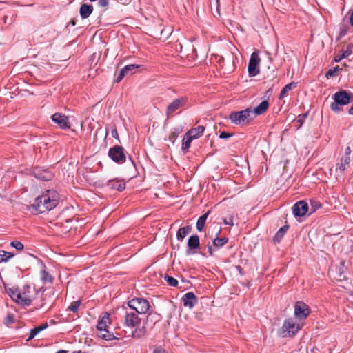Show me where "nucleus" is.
<instances>
[{
    "instance_id": "1",
    "label": "nucleus",
    "mask_w": 353,
    "mask_h": 353,
    "mask_svg": "<svg viewBox=\"0 0 353 353\" xmlns=\"http://www.w3.org/2000/svg\"><path fill=\"white\" fill-rule=\"evenodd\" d=\"M59 195L57 191L48 190L37 196L32 206L37 213H43L54 208L59 203Z\"/></svg>"
},
{
    "instance_id": "2",
    "label": "nucleus",
    "mask_w": 353,
    "mask_h": 353,
    "mask_svg": "<svg viewBox=\"0 0 353 353\" xmlns=\"http://www.w3.org/2000/svg\"><path fill=\"white\" fill-rule=\"evenodd\" d=\"M35 293V289L28 285H26L23 290L10 288L8 290V294L11 299L22 306L30 305L32 303L33 295Z\"/></svg>"
},
{
    "instance_id": "3",
    "label": "nucleus",
    "mask_w": 353,
    "mask_h": 353,
    "mask_svg": "<svg viewBox=\"0 0 353 353\" xmlns=\"http://www.w3.org/2000/svg\"><path fill=\"white\" fill-rule=\"evenodd\" d=\"M231 123L237 125H245L250 123L253 119L252 110L247 108L241 111L232 112L229 115Z\"/></svg>"
},
{
    "instance_id": "4",
    "label": "nucleus",
    "mask_w": 353,
    "mask_h": 353,
    "mask_svg": "<svg viewBox=\"0 0 353 353\" xmlns=\"http://www.w3.org/2000/svg\"><path fill=\"white\" fill-rule=\"evenodd\" d=\"M332 99L334 102L331 103L330 108L334 112H339L341 110L340 106L345 105L353 101V94L345 90H340L334 94Z\"/></svg>"
},
{
    "instance_id": "5",
    "label": "nucleus",
    "mask_w": 353,
    "mask_h": 353,
    "mask_svg": "<svg viewBox=\"0 0 353 353\" xmlns=\"http://www.w3.org/2000/svg\"><path fill=\"white\" fill-rule=\"evenodd\" d=\"M303 327V323L293 318L286 319L279 331L282 337H290L295 335Z\"/></svg>"
},
{
    "instance_id": "6",
    "label": "nucleus",
    "mask_w": 353,
    "mask_h": 353,
    "mask_svg": "<svg viewBox=\"0 0 353 353\" xmlns=\"http://www.w3.org/2000/svg\"><path fill=\"white\" fill-rule=\"evenodd\" d=\"M110 324V316L108 313H105L103 316L99 320L97 325V336L104 340L111 341L117 339L114 334L110 332L107 327Z\"/></svg>"
},
{
    "instance_id": "7",
    "label": "nucleus",
    "mask_w": 353,
    "mask_h": 353,
    "mask_svg": "<svg viewBox=\"0 0 353 353\" xmlns=\"http://www.w3.org/2000/svg\"><path fill=\"white\" fill-rule=\"evenodd\" d=\"M128 305L130 309L139 314H145L150 308V303L148 300L143 298H134L129 301Z\"/></svg>"
},
{
    "instance_id": "8",
    "label": "nucleus",
    "mask_w": 353,
    "mask_h": 353,
    "mask_svg": "<svg viewBox=\"0 0 353 353\" xmlns=\"http://www.w3.org/2000/svg\"><path fill=\"white\" fill-rule=\"evenodd\" d=\"M261 59L259 55V51H254L252 53L248 63V74L250 77H255L259 74V64Z\"/></svg>"
},
{
    "instance_id": "9",
    "label": "nucleus",
    "mask_w": 353,
    "mask_h": 353,
    "mask_svg": "<svg viewBox=\"0 0 353 353\" xmlns=\"http://www.w3.org/2000/svg\"><path fill=\"white\" fill-rule=\"evenodd\" d=\"M108 156L113 161L119 164L125 163L126 160L124 149L119 145H115L110 148Z\"/></svg>"
},
{
    "instance_id": "10",
    "label": "nucleus",
    "mask_w": 353,
    "mask_h": 353,
    "mask_svg": "<svg viewBox=\"0 0 353 353\" xmlns=\"http://www.w3.org/2000/svg\"><path fill=\"white\" fill-rule=\"evenodd\" d=\"M310 314V307L303 302L298 301L294 305V317L301 322L307 319Z\"/></svg>"
},
{
    "instance_id": "11",
    "label": "nucleus",
    "mask_w": 353,
    "mask_h": 353,
    "mask_svg": "<svg viewBox=\"0 0 353 353\" xmlns=\"http://www.w3.org/2000/svg\"><path fill=\"white\" fill-rule=\"evenodd\" d=\"M139 314L130 310L126 311L124 316V325L128 327H135L140 325L141 319Z\"/></svg>"
},
{
    "instance_id": "12",
    "label": "nucleus",
    "mask_w": 353,
    "mask_h": 353,
    "mask_svg": "<svg viewBox=\"0 0 353 353\" xmlns=\"http://www.w3.org/2000/svg\"><path fill=\"white\" fill-rule=\"evenodd\" d=\"M188 101V99L185 97L174 99L170 103H169L166 108V114L168 117L171 116L174 112L183 107Z\"/></svg>"
},
{
    "instance_id": "13",
    "label": "nucleus",
    "mask_w": 353,
    "mask_h": 353,
    "mask_svg": "<svg viewBox=\"0 0 353 353\" xmlns=\"http://www.w3.org/2000/svg\"><path fill=\"white\" fill-rule=\"evenodd\" d=\"M52 120L61 129H69L70 128L69 119L65 114L56 112L52 115Z\"/></svg>"
},
{
    "instance_id": "14",
    "label": "nucleus",
    "mask_w": 353,
    "mask_h": 353,
    "mask_svg": "<svg viewBox=\"0 0 353 353\" xmlns=\"http://www.w3.org/2000/svg\"><path fill=\"white\" fill-rule=\"evenodd\" d=\"M308 211V205L304 201L296 203L293 206V214L295 216H303Z\"/></svg>"
},
{
    "instance_id": "15",
    "label": "nucleus",
    "mask_w": 353,
    "mask_h": 353,
    "mask_svg": "<svg viewBox=\"0 0 353 353\" xmlns=\"http://www.w3.org/2000/svg\"><path fill=\"white\" fill-rule=\"evenodd\" d=\"M182 301L185 307L192 308L197 302V299L193 292H187L182 297Z\"/></svg>"
},
{
    "instance_id": "16",
    "label": "nucleus",
    "mask_w": 353,
    "mask_h": 353,
    "mask_svg": "<svg viewBox=\"0 0 353 353\" xmlns=\"http://www.w3.org/2000/svg\"><path fill=\"white\" fill-rule=\"evenodd\" d=\"M350 163V157L348 156H343L341 157L340 161L336 164V171H339L340 172H343L347 169V167L349 165Z\"/></svg>"
},
{
    "instance_id": "17",
    "label": "nucleus",
    "mask_w": 353,
    "mask_h": 353,
    "mask_svg": "<svg viewBox=\"0 0 353 353\" xmlns=\"http://www.w3.org/2000/svg\"><path fill=\"white\" fill-rule=\"evenodd\" d=\"M269 103L267 100H264L260 103L259 105L255 107L252 110V117L254 115H260L264 113L268 108Z\"/></svg>"
},
{
    "instance_id": "18",
    "label": "nucleus",
    "mask_w": 353,
    "mask_h": 353,
    "mask_svg": "<svg viewBox=\"0 0 353 353\" xmlns=\"http://www.w3.org/2000/svg\"><path fill=\"white\" fill-rule=\"evenodd\" d=\"M204 130H205L204 126L199 125L196 128L190 129L186 133L188 134V136H190L192 139H198L200 137H201L203 134Z\"/></svg>"
},
{
    "instance_id": "19",
    "label": "nucleus",
    "mask_w": 353,
    "mask_h": 353,
    "mask_svg": "<svg viewBox=\"0 0 353 353\" xmlns=\"http://www.w3.org/2000/svg\"><path fill=\"white\" fill-rule=\"evenodd\" d=\"M93 6L88 4H82L80 7L79 13L82 19H87L92 14Z\"/></svg>"
},
{
    "instance_id": "20",
    "label": "nucleus",
    "mask_w": 353,
    "mask_h": 353,
    "mask_svg": "<svg viewBox=\"0 0 353 353\" xmlns=\"http://www.w3.org/2000/svg\"><path fill=\"white\" fill-rule=\"evenodd\" d=\"M34 176L39 179L43 181L50 180L52 177V174L47 170H41L37 169L34 172Z\"/></svg>"
},
{
    "instance_id": "21",
    "label": "nucleus",
    "mask_w": 353,
    "mask_h": 353,
    "mask_svg": "<svg viewBox=\"0 0 353 353\" xmlns=\"http://www.w3.org/2000/svg\"><path fill=\"white\" fill-rule=\"evenodd\" d=\"M188 246L190 250H195L199 247V238L197 235L190 236L188 240Z\"/></svg>"
},
{
    "instance_id": "22",
    "label": "nucleus",
    "mask_w": 353,
    "mask_h": 353,
    "mask_svg": "<svg viewBox=\"0 0 353 353\" xmlns=\"http://www.w3.org/2000/svg\"><path fill=\"white\" fill-rule=\"evenodd\" d=\"M209 213L210 212L208 211L198 219L196 222V229L198 231L201 232L203 230Z\"/></svg>"
},
{
    "instance_id": "23",
    "label": "nucleus",
    "mask_w": 353,
    "mask_h": 353,
    "mask_svg": "<svg viewBox=\"0 0 353 353\" xmlns=\"http://www.w3.org/2000/svg\"><path fill=\"white\" fill-rule=\"evenodd\" d=\"M352 47L351 46H348L345 50L341 51V52L340 54L335 56L334 61L336 62H339L343 59L350 55L352 53Z\"/></svg>"
},
{
    "instance_id": "24",
    "label": "nucleus",
    "mask_w": 353,
    "mask_h": 353,
    "mask_svg": "<svg viewBox=\"0 0 353 353\" xmlns=\"http://www.w3.org/2000/svg\"><path fill=\"white\" fill-rule=\"evenodd\" d=\"M193 139H192L191 137L188 136L187 133H185L183 139L181 147V149L184 153L188 152L189 148L190 147L191 142Z\"/></svg>"
},
{
    "instance_id": "25",
    "label": "nucleus",
    "mask_w": 353,
    "mask_h": 353,
    "mask_svg": "<svg viewBox=\"0 0 353 353\" xmlns=\"http://www.w3.org/2000/svg\"><path fill=\"white\" fill-rule=\"evenodd\" d=\"M191 231V227L190 225L181 228L177 233H176V237L178 240H182L183 239L188 233H190Z\"/></svg>"
},
{
    "instance_id": "26",
    "label": "nucleus",
    "mask_w": 353,
    "mask_h": 353,
    "mask_svg": "<svg viewBox=\"0 0 353 353\" xmlns=\"http://www.w3.org/2000/svg\"><path fill=\"white\" fill-rule=\"evenodd\" d=\"M14 256V254L10 252L0 250V263H6Z\"/></svg>"
},
{
    "instance_id": "27",
    "label": "nucleus",
    "mask_w": 353,
    "mask_h": 353,
    "mask_svg": "<svg viewBox=\"0 0 353 353\" xmlns=\"http://www.w3.org/2000/svg\"><path fill=\"white\" fill-rule=\"evenodd\" d=\"M296 86V83L292 82L288 84H287L281 91L279 99H283L285 97L286 93L292 90L293 88H295Z\"/></svg>"
},
{
    "instance_id": "28",
    "label": "nucleus",
    "mask_w": 353,
    "mask_h": 353,
    "mask_svg": "<svg viewBox=\"0 0 353 353\" xmlns=\"http://www.w3.org/2000/svg\"><path fill=\"white\" fill-rule=\"evenodd\" d=\"M108 185L111 188L116 189L119 191H122L125 188V184L119 181H110Z\"/></svg>"
},
{
    "instance_id": "29",
    "label": "nucleus",
    "mask_w": 353,
    "mask_h": 353,
    "mask_svg": "<svg viewBox=\"0 0 353 353\" xmlns=\"http://www.w3.org/2000/svg\"><path fill=\"white\" fill-rule=\"evenodd\" d=\"M40 278L43 283H52V276L45 270L41 272Z\"/></svg>"
},
{
    "instance_id": "30",
    "label": "nucleus",
    "mask_w": 353,
    "mask_h": 353,
    "mask_svg": "<svg viewBox=\"0 0 353 353\" xmlns=\"http://www.w3.org/2000/svg\"><path fill=\"white\" fill-rule=\"evenodd\" d=\"M46 327H47V325H41L37 327L32 330H31L30 336H28V340H31L33 338H34L39 332H40L41 330H44Z\"/></svg>"
},
{
    "instance_id": "31",
    "label": "nucleus",
    "mask_w": 353,
    "mask_h": 353,
    "mask_svg": "<svg viewBox=\"0 0 353 353\" xmlns=\"http://www.w3.org/2000/svg\"><path fill=\"white\" fill-rule=\"evenodd\" d=\"M135 327L136 329L132 332V336L137 339L142 337L145 332V327H139V326Z\"/></svg>"
},
{
    "instance_id": "32",
    "label": "nucleus",
    "mask_w": 353,
    "mask_h": 353,
    "mask_svg": "<svg viewBox=\"0 0 353 353\" xmlns=\"http://www.w3.org/2000/svg\"><path fill=\"white\" fill-rule=\"evenodd\" d=\"M228 241V239L226 237L223 238H216L214 239L213 243L215 247L217 248H220L223 247L227 242Z\"/></svg>"
},
{
    "instance_id": "33",
    "label": "nucleus",
    "mask_w": 353,
    "mask_h": 353,
    "mask_svg": "<svg viewBox=\"0 0 353 353\" xmlns=\"http://www.w3.org/2000/svg\"><path fill=\"white\" fill-rule=\"evenodd\" d=\"M288 229V225L281 228L279 230V231L276 233V234L274 236V240H276L277 241H279L281 238H283L284 234L286 232Z\"/></svg>"
},
{
    "instance_id": "34",
    "label": "nucleus",
    "mask_w": 353,
    "mask_h": 353,
    "mask_svg": "<svg viewBox=\"0 0 353 353\" xmlns=\"http://www.w3.org/2000/svg\"><path fill=\"white\" fill-rule=\"evenodd\" d=\"M141 67L140 65L137 64H131L125 65L123 68V70H125V73L128 74L129 73L132 74L134 72V70L138 69Z\"/></svg>"
},
{
    "instance_id": "35",
    "label": "nucleus",
    "mask_w": 353,
    "mask_h": 353,
    "mask_svg": "<svg viewBox=\"0 0 353 353\" xmlns=\"http://www.w3.org/2000/svg\"><path fill=\"white\" fill-rule=\"evenodd\" d=\"M81 305L80 301H75L71 303L70 305L68 307V310L72 311L73 312H77L79 310V307Z\"/></svg>"
},
{
    "instance_id": "36",
    "label": "nucleus",
    "mask_w": 353,
    "mask_h": 353,
    "mask_svg": "<svg viewBox=\"0 0 353 353\" xmlns=\"http://www.w3.org/2000/svg\"><path fill=\"white\" fill-rule=\"evenodd\" d=\"M10 246L15 248L18 251H21L24 248L23 244L19 241H13L10 243Z\"/></svg>"
},
{
    "instance_id": "37",
    "label": "nucleus",
    "mask_w": 353,
    "mask_h": 353,
    "mask_svg": "<svg viewBox=\"0 0 353 353\" xmlns=\"http://www.w3.org/2000/svg\"><path fill=\"white\" fill-rule=\"evenodd\" d=\"M164 279L170 286L176 287L178 285V281L174 277L166 275L165 276Z\"/></svg>"
},
{
    "instance_id": "38",
    "label": "nucleus",
    "mask_w": 353,
    "mask_h": 353,
    "mask_svg": "<svg viewBox=\"0 0 353 353\" xmlns=\"http://www.w3.org/2000/svg\"><path fill=\"white\" fill-rule=\"evenodd\" d=\"M125 75H127V74L125 73V70H123L122 68L116 78V82H120Z\"/></svg>"
},
{
    "instance_id": "39",
    "label": "nucleus",
    "mask_w": 353,
    "mask_h": 353,
    "mask_svg": "<svg viewBox=\"0 0 353 353\" xmlns=\"http://www.w3.org/2000/svg\"><path fill=\"white\" fill-rule=\"evenodd\" d=\"M232 136V134L230 133H228L226 132H222L219 134V138L223 139H226L231 137Z\"/></svg>"
},
{
    "instance_id": "40",
    "label": "nucleus",
    "mask_w": 353,
    "mask_h": 353,
    "mask_svg": "<svg viewBox=\"0 0 353 353\" xmlns=\"http://www.w3.org/2000/svg\"><path fill=\"white\" fill-rule=\"evenodd\" d=\"M178 136V133L176 132H172L169 135V140L172 141L173 143H174L175 140L176 139Z\"/></svg>"
},
{
    "instance_id": "41",
    "label": "nucleus",
    "mask_w": 353,
    "mask_h": 353,
    "mask_svg": "<svg viewBox=\"0 0 353 353\" xmlns=\"http://www.w3.org/2000/svg\"><path fill=\"white\" fill-rule=\"evenodd\" d=\"M311 206L313 208V211H315L321 207V204L318 201H311Z\"/></svg>"
},
{
    "instance_id": "42",
    "label": "nucleus",
    "mask_w": 353,
    "mask_h": 353,
    "mask_svg": "<svg viewBox=\"0 0 353 353\" xmlns=\"http://www.w3.org/2000/svg\"><path fill=\"white\" fill-rule=\"evenodd\" d=\"M14 322V316L12 314H8L5 320L6 324L12 323Z\"/></svg>"
},
{
    "instance_id": "43",
    "label": "nucleus",
    "mask_w": 353,
    "mask_h": 353,
    "mask_svg": "<svg viewBox=\"0 0 353 353\" xmlns=\"http://www.w3.org/2000/svg\"><path fill=\"white\" fill-rule=\"evenodd\" d=\"M223 222L225 225H234L233 219L232 216L229 217L228 219H225Z\"/></svg>"
},
{
    "instance_id": "44",
    "label": "nucleus",
    "mask_w": 353,
    "mask_h": 353,
    "mask_svg": "<svg viewBox=\"0 0 353 353\" xmlns=\"http://www.w3.org/2000/svg\"><path fill=\"white\" fill-rule=\"evenodd\" d=\"M98 4L100 7H106L108 5V0H98Z\"/></svg>"
},
{
    "instance_id": "45",
    "label": "nucleus",
    "mask_w": 353,
    "mask_h": 353,
    "mask_svg": "<svg viewBox=\"0 0 353 353\" xmlns=\"http://www.w3.org/2000/svg\"><path fill=\"white\" fill-rule=\"evenodd\" d=\"M111 134L114 138L119 139V134L116 128L112 130Z\"/></svg>"
},
{
    "instance_id": "46",
    "label": "nucleus",
    "mask_w": 353,
    "mask_h": 353,
    "mask_svg": "<svg viewBox=\"0 0 353 353\" xmlns=\"http://www.w3.org/2000/svg\"><path fill=\"white\" fill-rule=\"evenodd\" d=\"M153 353H167V352L164 349L159 347L154 349Z\"/></svg>"
},
{
    "instance_id": "47",
    "label": "nucleus",
    "mask_w": 353,
    "mask_h": 353,
    "mask_svg": "<svg viewBox=\"0 0 353 353\" xmlns=\"http://www.w3.org/2000/svg\"><path fill=\"white\" fill-rule=\"evenodd\" d=\"M351 154V149L349 146L346 147L345 150V154L343 156H348L350 157Z\"/></svg>"
},
{
    "instance_id": "48",
    "label": "nucleus",
    "mask_w": 353,
    "mask_h": 353,
    "mask_svg": "<svg viewBox=\"0 0 353 353\" xmlns=\"http://www.w3.org/2000/svg\"><path fill=\"white\" fill-rule=\"evenodd\" d=\"M350 23L351 26H353V10H352V12L350 14Z\"/></svg>"
},
{
    "instance_id": "49",
    "label": "nucleus",
    "mask_w": 353,
    "mask_h": 353,
    "mask_svg": "<svg viewBox=\"0 0 353 353\" xmlns=\"http://www.w3.org/2000/svg\"><path fill=\"white\" fill-rule=\"evenodd\" d=\"M216 10L218 12H219V0H216Z\"/></svg>"
},
{
    "instance_id": "50",
    "label": "nucleus",
    "mask_w": 353,
    "mask_h": 353,
    "mask_svg": "<svg viewBox=\"0 0 353 353\" xmlns=\"http://www.w3.org/2000/svg\"><path fill=\"white\" fill-rule=\"evenodd\" d=\"M348 113L350 114H353V105L350 107V108L348 110Z\"/></svg>"
},
{
    "instance_id": "51",
    "label": "nucleus",
    "mask_w": 353,
    "mask_h": 353,
    "mask_svg": "<svg viewBox=\"0 0 353 353\" xmlns=\"http://www.w3.org/2000/svg\"><path fill=\"white\" fill-rule=\"evenodd\" d=\"M56 353H68L66 350H61L57 351Z\"/></svg>"
},
{
    "instance_id": "52",
    "label": "nucleus",
    "mask_w": 353,
    "mask_h": 353,
    "mask_svg": "<svg viewBox=\"0 0 353 353\" xmlns=\"http://www.w3.org/2000/svg\"><path fill=\"white\" fill-rule=\"evenodd\" d=\"M208 251H209L210 255L212 256V247L211 246H209Z\"/></svg>"
},
{
    "instance_id": "53",
    "label": "nucleus",
    "mask_w": 353,
    "mask_h": 353,
    "mask_svg": "<svg viewBox=\"0 0 353 353\" xmlns=\"http://www.w3.org/2000/svg\"><path fill=\"white\" fill-rule=\"evenodd\" d=\"M327 75L330 74V75H332V70H329V72H327Z\"/></svg>"
},
{
    "instance_id": "54",
    "label": "nucleus",
    "mask_w": 353,
    "mask_h": 353,
    "mask_svg": "<svg viewBox=\"0 0 353 353\" xmlns=\"http://www.w3.org/2000/svg\"><path fill=\"white\" fill-rule=\"evenodd\" d=\"M73 353H80V352H74Z\"/></svg>"
}]
</instances>
